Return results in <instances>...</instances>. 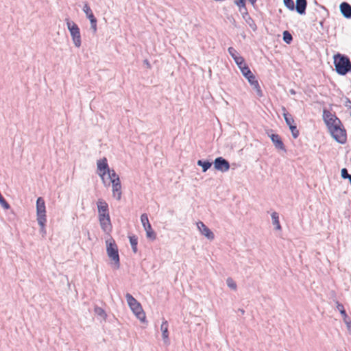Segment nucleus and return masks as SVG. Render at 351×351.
Masks as SVG:
<instances>
[{
  "instance_id": "1",
  "label": "nucleus",
  "mask_w": 351,
  "mask_h": 351,
  "mask_svg": "<svg viewBox=\"0 0 351 351\" xmlns=\"http://www.w3.org/2000/svg\"><path fill=\"white\" fill-rule=\"evenodd\" d=\"M97 173L101 178L103 182L106 183L105 176L108 174L110 182L112 183V195L117 199L119 200L121 197V184L119 176L115 171L109 169L107 159L103 158L97 162Z\"/></svg>"
},
{
  "instance_id": "2",
  "label": "nucleus",
  "mask_w": 351,
  "mask_h": 351,
  "mask_svg": "<svg viewBox=\"0 0 351 351\" xmlns=\"http://www.w3.org/2000/svg\"><path fill=\"white\" fill-rule=\"evenodd\" d=\"M97 206L98 210V217L101 229L110 233L112 231V223L109 215L108 205L102 199H99L97 202Z\"/></svg>"
},
{
  "instance_id": "3",
  "label": "nucleus",
  "mask_w": 351,
  "mask_h": 351,
  "mask_svg": "<svg viewBox=\"0 0 351 351\" xmlns=\"http://www.w3.org/2000/svg\"><path fill=\"white\" fill-rule=\"evenodd\" d=\"M334 64L337 72L340 75H344L351 71V62L346 56L340 53L335 55Z\"/></svg>"
},
{
  "instance_id": "4",
  "label": "nucleus",
  "mask_w": 351,
  "mask_h": 351,
  "mask_svg": "<svg viewBox=\"0 0 351 351\" xmlns=\"http://www.w3.org/2000/svg\"><path fill=\"white\" fill-rule=\"evenodd\" d=\"M127 302L136 317L142 322L146 320V315L141 304L130 293L125 295Z\"/></svg>"
},
{
  "instance_id": "5",
  "label": "nucleus",
  "mask_w": 351,
  "mask_h": 351,
  "mask_svg": "<svg viewBox=\"0 0 351 351\" xmlns=\"http://www.w3.org/2000/svg\"><path fill=\"white\" fill-rule=\"evenodd\" d=\"M106 252L108 257L112 261L116 268H119L120 265L119 255L118 247L113 239H110L106 241Z\"/></svg>"
},
{
  "instance_id": "6",
  "label": "nucleus",
  "mask_w": 351,
  "mask_h": 351,
  "mask_svg": "<svg viewBox=\"0 0 351 351\" xmlns=\"http://www.w3.org/2000/svg\"><path fill=\"white\" fill-rule=\"evenodd\" d=\"M36 215L37 221L40 225L41 230H45L46 219V207L45 202L43 197H38L36 201Z\"/></svg>"
},
{
  "instance_id": "7",
  "label": "nucleus",
  "mask_w": 351,
  "mask_h": 351,
  "mask_svg": "<svg viewBox=\"0 0 351 351\" xmlns=\"http://www.w3.org/2000/svg\"><path fill=\"white\" fill-rule=\"evenodd\" d=\"M323 119L328 131H330V129H333L334 128L340 125L341 123V121L335 116V114L326 109L323 111Z\"/></svg>"
},
{
  "instance_id": "8",
  "label": "nucleus",
  "mask_w": 351,
  "mask_h": 351,
  "mask_svg": "<svg viewBox=\"0 0 351 351\" xmlns=\"http://www.w3.org/2000/svg\"><path fill=\"white\" fill-rule=\"evenodd\" d=\"M332 136L339 143L344 144L347 141L346 130L342 123L329 131Z\"/></svg>"
},
{
  "instance_id": "9",
  "label": "nucleus",
  "mask_w": 351,
  "mask_h": 351,
  "mask_svg": "<svg viewBox=\"0 0 351 351\" xmlns=\"http://www.w3.org/2000/svg\"><path fill=\"white\" fill-rule=\"evenodd\" d=\"M67 27L72 36L73 41L77 47L81 45V36L78 26L73 21L66 19Z\"/></svg>"
},
{
  "instance_id": "10",
  "label": "nucleus",
  "mask_w": 351,
  "mask_h": 351,
  "mask_svg": "<svg viewBox=\"0 0 351 351\" xmlns=\"http://www.w3.org/2000/svg\"><path fill=\"white\" fill-rule=\"evenodd\" d=\"M141 221L146 232L147 238L152 241L155 240L156 238V234L152 228L147 214L141 215Z\"/></svg>"
},
{
  "instance_id": "11",
  "label": "nucleus",
  "mask_w": 351,
  "mask_h": 351,
  "mask_svg": "<svg viewBox=\"0 0 351 351\" xmlns=\"http://www.w3.org/2000/svg\"><path fill=\"white\" fill-rule=\"evenodd\" d=\"M83 11L85 12L87 18L90 20L91 28L94 32L97 31V19L95 17L90 6L88 3H85L83 8Z\"/></svg>"
},
{
  "instance_id": "12",
  "label": "nucleus",
  "mask_w": 351,
  "mask_h": 351,
  "mask_svg": "<svg viewBox=\"0 0 351 351\" xmlns=\"http://www.w3.org/2000/svg\"><path fill=\"white\" fill-rule=\"evenodd\" d=\"M214 167L217 170L227 171L230 169L229 162L221 157L217 158L214 162Z\"/></svg>"
},
{
  "instance_id": "13",
  "label": "nucleus",
  "mask_w": 351,
  "mask_h": 351,
  "mask_svg": "<svg viewBox=\"0 0 351 351\" xmlns=\"http://www.w3.org/2000/svg\"><path fill=\"white\" fill-rule=\"evenodd\" d=\"M197 226L201 233L210 240L214 239L213 232L202 221L197 223Z\"/></svg>"
},
{
  "instance_id": "14",
  "label": "nucleus",
  "mask_w": 351,
  "mask_h": 351,
  "mask_svg": "<svg viewBox=\"0 0 351 351\" xmlns=\"http://www.w3.org/2000/svg\"><path fill=\"white\" fill-rule=\"evenodd\" d=\"M245 77L247 79L249 83L252 86H253V87L256 90L258 95L262 96V90H261V86H260L258 81L256 80V77L254 75V74L252 73L251 75H249L248 76H247Z\"/></svg>"
},
{
  "instance_id": "15",
  "label": "nucleus",
  "mask_w": 351,
  "mask_h": 351,
  "mask_svg": "<svg viewBox=\"0 0 351 351\" xmlns=\"http://www.w3.org/2000/svg\"><path fill=\"white\" fill-rule=\"evenodd\" d=\"M271 140L273 142V143L275 145L276 147L279 149H284L285 146L284 144L278 134H271Z\"/></svg>"
},
{
  "instance_id": "16",
  "label": "nucleus",
  "mask_w": 351,
  "mask_h": 351,
  "mask_svg": "<svg viewBox=\"0 0 351 351\" xmlns=\"http://www.w3.org/2000/svg\"><path fill=\"white\" fill-rule=\"evenodd\" d=\"M340 9L341 13L343 14V16L346 18H350L351 17V6L346 2L342 3L340 5Z\"/></svg>"
},
{
  "instance_id": "17",
  "label": "nucleus",
  "mask_w": 351,
  "mask_h": 351,
  "mask_svg": "<svg viewBox=\"0 0 351 351\" xmlns=\"http://www.w3.org/2000/svg\"><path fill=\"white\" fill-rule=\"evenodd\" d=\"M306 5H307L306 0H296L295 9H296L297 12L300 14H304L305 10L306 8Z\"/></svg>"
},
{
  "instance_id": "18",
  "label": "nucleus",
  "mask_w": 351,
  "mask_h": 351,
  "mask_svg": "<svg viewBox=\"0 0 351 351\" xmlns=\"http://www.w3.org/2000/svg\"><path fill=\"white\" fill-rule=\"evenodd\" d=\"M168 327H169V325H168L167 321H166V320L163 321L160 326V330L162 333V338L166 342H167L169 340Z\"/></svg>"
},
{
  "instance_id": "19",
  "label": "nucleus",
  "mask_w": 351,
  "mask_h": 351,
  "mask_svg": "<svg viewBox=\"0 0 351 351\" xmlns=\"http://www.w3.org/2000/svg\"><path fill=\"white\" fill-rule=\"evenodd\" d=\"M283 110L285 111L284 113H283V116H284V118H285V120L286 121V123L289 125V126H291L292 125H294L295 124V121H294V119L293 117H292L291 114H290L289 113H288L287 112H286V110L285 108H283Z\"/></svg>"
},
{
  "instance_id": "20",
  "label": "nucleus",
  "mask_w": 351,
  "mask_h": 351,
  "mask_svg": "<svg viewBox=\"0 0 351 351\" xmlns=\"http://www.w3.org/2000/svg\"><path fill=\"white\" fill-rule=\"evenodd\" d=\"M337 308L339 311L341 315H342V317L343 318L344 322L346 324H348V322H347L348 315L346 314V312L344 309L343 304H341L339 302H337Z\"/></svg>"
},
{
  "instance_id": "21",
  "label": "nucleus",
  "mask_w": 351,
  "mask_h": 351,
  "mask_svg": "<svg viewBox=\"0 0 351 351\" xmlns=\"http://www.w3.org/2000/svg\"><path fill=\"white\" fill-rule=\"evenodd\" d=\"M271 218L273 220V223L276 226V228L278 230H281V226L280 224V221L278 219V215L277 213L274 212L271 214Z\"/></svg>"
},
{
  "instance_id": "22",
  "label": "nucleus",
  "mask_w": 351,
  "mask_h": 351,
  "mask_svg": "<svg viewBox=\"0 0 351 351\" xmlns=\"http://www.w3.org/2000/svg\"><path fill=\"white\" fill-rule=\"evenodd\" d=\"M197 165L202 167L203 172H206L211 167L212 164L208 161H202L199 160L197 161Z\"/></svg>"
},
{
  "instance_id": "23",
  "label": "nucleus",
  "mask_w": 351,
  "mask_h": 351,
  "mask_svg": "<svg viewBox=\"0 0 351 351\" xmlns=\"http://www.w3.org/2000/svg\"><path fill=\"white\" fill-rule=\"evenodd\" d=\"M130 244L132 245L134 252L136 253L137 252V244H138V241H137L136 237L134 236L130 237Z\"/></svg>"
},
{
  "instance_id": "24",
  "label": "nucleus",
  "mask_w": 351,
  "mask_h": 351,
  "mask_svg": "<svg viewBox=\"0 0 351 351\" xmlns=\"http://www.w3.org/2000/svg\"><path fill=\"white\" fill-rule=\"evenodd\" d=\"M234 61L236 64L238 65L239 68L241 69L243 66L246 65V63L245 62L244 58L241 56L235 57Z\"/></svg>"
},
{
  "instance_id": "25",
  "label": "nucleus",
  "mask_w": 351,
  "mask_h": 351,
  "mask_svg": "<svg viewBox=\"0 0 351 351\" xmlns=\"http://www.w3.org/2000/svg\"><path fill=\"white\" fill-rule=\"evenodd\" d=\"M293 40V37L291 34L288 31H285L283 32V40L287 43L289 44Z\"/></svg>"
},
{
  "instance_id": "26",
  "label": "nucleus",
  "mask_w": 351,
  "mask_h": 351,
  "mask_svg": "<svg viewBox=\"0 0 351 351\" xmlns=\"http://www.w3.org/2000/svg\"><path fill=\"white\" fill-rule=\"evenodd\" d=\"M289 129L291 132V134H292V136L294 138H296L298 137L299 136V131L297 129V126L295 124L294 125H292L291 126H289Z\"/></svg>"
},
{
  "instance_id": "27",
  "label": "nucleus",
  "mask_w": 351,
  "mask_h": 351,
  "mask_svg": "<svg viewBox=\"0 0 351 351\" xmlns=\"http://www.w3.org/2000/svg\"><path fill=\"white\" fill-rule=\"evenodd\" d=\"M240 70L245 77H247L252 73L247 64L243 66V67H242Z\"/></svg>"
},
{
  "instance_id": "28",
  "label": "nucleus",
  "mask_w": 351,
  "mask_h": 351,
  "mask_svg": "<svg viewBox=\"0 0 351 351\" xmlns=\"http://www.w3.org/2000/svg\"><path fill=\"white\" fill-rule=\"evenodd\" d=\"M285 5L287 8L293 10L295 8L294 2L293 0H284Z\"/></svg>"
},
{
  "instance_id": "29",
  "label": "nucleus",
  "mask_w": 351,
  "mask_h": 351,
  "mask_svg": "<svg viewBox=\"0 0 351 351\" xmlns=\"http://www.w3.org/2000/svg\"><path fill=\"white\" fill-rule=\"evenodd\" d=\"M226 282H227V285H228V286L230 288H231V289H234V290H235V289H237V285H236L235 282H234L232 278H228L227 279V281H226Z\"/></svg>"
},
{
  "instance_id": "30",
  "label": "nucleus",
  "mask_w": 351,
  "mask_h": 351,
  "mask_svg": "<svg viewBox=\"0 0 351 351\" xmlns=\"http://www.w3.org/2000/svg\"><path fill=\"white\" fill-rule=\"evenodd\" d=\"M234 3L239 7L240 10H241L242 8H245V0H235Z\"/></svg>"
},
{
  "instance_id": "31",
  "label": "nucleus",
  "mask_w": 351,
  "mask_h": 351,
  "mask_svg": "<svg viewBox=\"0 0 351 351\" xmlns=\"http://www.w3.org/2000/svg\"><path fill=\"white\" fill-rule=\"evenodd\" d=\"M95 311L97 315H100L101 317H102L104 318H106V314L105 311L101 308L97 307L95 308Z\"/></svg>"
},
{
  "instance_id": "32",
  "label": "nucleus",
  "mask_w": 351,
  "mask_h": 351,
  "mask_svg": "<svg viewBox=\"0 0 351 351\" xmlns=\"http://www.w3.org/2000/svg\"><path fill=\"white\" fill-rule=\"evenodd\" d=\"M228 52L230 53V54L231 55V56L233 58L234 60L235 57H239V56L236 54L237 51H236V50L233 47H229L228 48Z\"/></svg>"
},
{
  "instance_id": "33",
  "label": "nucleus",
  "mask_w": 351,
  "mask_h": 351,
  "mask_svg": "<svg viewBox=\"0 0 351 351\" xmlns=\"http://www.w3.org/2000/svg\"><path fill=\"white\" fill-rule=\"evenodd\" d=\"M350 174H348V171L346 169H342L341 170V176L343 178L346 179Z\"/></svg>"
},
{
  "instance_id": "34",
  "label": "nucleus",
  "mask_w": 351,
  "mask_h": 351,
  "mask_svg": "<svg viewBox=\"0 0 351 351\" xmlns=\"http://www.w3.org/2000/svg\"><path fill=\"white\" fill-rule=\"evenodd\" d=\"M249 1H250V2L252 5H254L257 0H249Z\"/></svg>"
}]
</instances>
